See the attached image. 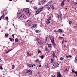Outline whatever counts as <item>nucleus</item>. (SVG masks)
Masks as SVG:
<instances>
[{
    "label": "nucleus",
    "instance_id": "1",
    "mask_svg": "<svg viewBox=\"0 0 77 77\" xmlns=\"http://www.w3.org/2000/svg\"><path fill=\"white\" fill-rule=\"evenodd\" d=\"M50 38L51 40V41L52 43V45L53 47H54V48H56V43H54V37H53L52 36H51L49 37Z\"/></svg>",
    "mask_w": 77,
    "mask_h": 77
},
{
    "label": "nucleus",
    "instance_id": "2",
    "mask_svg": "<svg viewBox=\"0 0 77 77\" xmlns=\"http://www.w3.org/2000/svg\"><path fill=\"white\" fill-rule=\"evenodd\" d=\"M51 17L50 16L49 18L48 19L47 21L46 22V23L47 24H50V21L51 20Z\"/></svg>",
    "mask_w": 77,
    "mask_h": 77
},
{
    "label": "nucleus",
    "instance_id": "3",
    "mask_svg": "<svg viewBox=\"0 0 77 77\" xmlns=\"http://www.w3.org/2000/svg\"><path fill=\"white\" fill-rule=\"evenodd\" d=\"M37 40L38 42L39 43L40 45H42V39L40 38H37Z\"/></svg>",
    "mask_w": 77,
    "mask_h": 77
},
{
    "label": "nucleus",
    "instance_id": "4",
    "mask_svg": "<svg viewBox=\"0 0 77 77\" xmlns=\"http://www.w3.org/2000/svg\"><path fill=\"white\" fill-rule=\"evenodd\" d=\"M25 12L26 13V14H29V15L30 14V11L29 10V9H27Z\"/></svg>",
    "mask_w": 77,
    "mask_h": 77
},
{
    "label": "nucleus",
    "instance_id": "5",
    "mask_svg": "<svg viewBox=\"0 0 77 77\" xmlns=\"http://www.w3.org/2000/svg\"><path fill=\"white\" fill-rule=\"evenodd\" d=\"M45 66L46 68H49V64L47 63H45Z\"/></svg>",
    "mask_w": 77,
    "mask_h": 77
},
{
    "label": "nucleus",
    "instance_id": "6",
    "mask_svg": "<svg viewBox=\"0 0 77 77\" xmlns=\"http://www.w3.org/2000/svg\"><path fill=\"white\" fill-rule=\"evenodd\" d=\"M57 66L56 65V63H54L53 65L52 68L53 69H55V68H57Z\"/></svg>",
    "mask_w": 77,
    "mask_h": 77
},
{
    "label": "nucleus",
    "instance_id": "7",
    "mask_svg": "<svg viewBox=\"0 0 77 77\" xmlns=\"http://www.w3.org/2000/svg\"><path fill=\"white\" fill-rule=\"evenodd\" d=\"M65 1V0H63L62 2H61V7H62V6H63L64 5V2Z\"/></svg>",
    "mask_w": 77,
    "mask_h": 77
},
{
    "label": "nucleus",
    "instance_id": "8",
    "mask_svg": "<svg viewBox=\"0 0 77 77\" xmlns=\"http://www.w3.org/2000/svg\"><path fill=\"white\" fill-rule=\"evenodd\" d=\"M26 73H28L29 74H32V71L30 69H29L26 72Z\"/></svg>",
    "mask_w": 77,
    "mask_h": 77
},
{
    "label": "nucleus",
    "instance_id": "9",
    "mask_svg": "<svg viewBox=\"0 0 77 77\" xmlns=\"http://www.w3.org/2000/svg\"><path fill=\"white\" fill-rule=\"evenodd\" d=\"M72 73H75V74H76V76H77V71H75L73 69H72Z\"/></svg>",
    "mask_w": 77,
    "mask_h": 77
},
{
    "label": "nucleus",
    "instance_id": "10",
    "mask_svg": "<svg viewBox=\"0 0 77 77\" xmlns=\"http://www.w3.org/2000/svg\"><path fill=\"white\" fill-rule=\"evenodd\" d=\"M41 10L39 8L37 11L36 12V14H38L39 13V12H41Z\"/></svg>",
    "mask_w": 77,
    "mask_h": 77
},
{
    "label": "nucleus",
    "instance_id": "11",
    "mask_svg": "<svg viewBox=\"0 0 77 77\" xmlns=\"http://www.w3.org/2000/svg\"><path fill=\"white\" fill-rule=\"evenodd\" d=\"M62 76V75L60 74V72H58V73L57 75V77H60Z\"/></svg>",
    "mask_w": 77,
    "mask_h": 77
},
{
    "label": "nucleus",
    "instance_id": "12",
    "mask_svg": "<svg viewBox=\"0 0 77 77\" xmlns=\"http://www.w3.org/2000/svg\"><path fill=\"white\" fill-rule=\"evenodd\" d=\"M28 66H29V67H33V66H35V64L34 65H32V64H28Z\"/></svg>",
    "mask_w": 77,
    "mask_h": 77
},
{
    "label": "nucleus",
    "instance_id": "13",
    "mask_svg": "<svg viewBox=\"0 0 77 77\" xmlns=\"http://www.w3.org/2000/svg\"><path fill=\"white\" fill-rule=\"evenodd\" d=\"M51 8H52V9H54V5H51L50 6Z\"/></svg>",
    "mask_w": 77,
    "mask_h": 77
},
{
    "label": "nucleus",
    "instance_id": "14",
    "mask_svg": "<svg viewBox=\"0 0 77 77\" xmlns=\"http://www.w3.org/2000/svg\"><path fill=\"white\" fill-rule=\"evenodd\" d=\"M35 62L37 63H39V60L38 59H36L35 60Z\"/></svg>",
    "mask_w": 77,
    "mask_h": 77
},
{
    "label": "nucleus",
    "instance_id": "15",
    "mask_svg": "<svg viewBox=\"0 0 77 77\" xmlns=\"http://www.w3.org/2000/svg\"><path fill=\"white\" fill-rule=\"evenodd\" d=\"M60 63L61 62L59 61L58 62L57 65V67H59V65L60 64Z\"/></svg>",
    "mask_w": 77,
    "mask_h": 77
},
{
    "label": "nucleus",
    "instance_id": "16",
    "mask_svg": "<svg viewBox=\"0 0 77 77\" xmlns=\"http://www.w3.org/2000/svg\"><path fill=\"white\" fill-rule=\"evenodd\" d=\"M18 17L19 18H20L21 17V14L20 13H19L18 14Z\"/></svg>",
    "mask_w": 77,
    "mask_h": 77
},
{
    "label": "nucleus",
    "instance_id": "17",
    "mask_svg": "<svg viewBox=\"0 0 77 77\" xmlns=\"http://www.w3.org/2000/svg\"><path fill=\"white\" fill-rule=\"evenodd\" d=\"M46 1L45 0H43L42 1V4L43 3H45L46 2Z\"/></svg>",
    "mask_w": 77,
    "mask_h": 77
},
{
    "label": "nucleus",
    "instance_id": "18",
    "mask_svg": "<svg viewBox=\"0 0 77 77\" xmlns=\"http://www.w3.org/2000/svg\"><path fill=\"white\" fill-rule=\"evenodd\" d=\"M37 26V24H34L33 25L32 27L33 28H35V27H36V26Z\"/></svg>",
    "mask_w": 77,
    "mask_h": 77
},
{
    "label": "nucleus",
    "instance_id": "19",
    "mask_svg": "<svg viewBox=\"0 0 77 77\" xmlns=\"http://www.w3.org/2000/svg\"><path fill=\"white\" fill-rule=\"evenodd\" d=\"M13 50V49H11L10 50H9L8 51H6V53L7 54L10 51H11V50Z\"/></svg>",
    "mask_w": 77,
    "mask_h": 77
},
{
    "label": "nucleus",
    "instance_id": "20",
    "mask_svg": "<svg viewBox=\"0 0 77 77\" xmlns=\"http://www.w3.org/2000/svg\"><path fill=\"white\" fill-rule=\"evenodd\" d=\"M68 71V68H66L65 69V70H64V71L65 72H66V71Z\"/></svg>",
    "mask_w": 77,
    "mask_h": 77
},
{
    "label": "nucleus",
    "instance_id": "21",
    "mask_svg": "<svg viewBox=\"0 0 77 77\" xmlns=\"http://www.w3.org/2000/svg\"><path fill=\"white\" fill-rule=\"evenodd\" d=\"M27 56H32V55L28 53H27Z\"/></svg>",
    "mask_w": 77,
    "mask_h": 77
},
{
    "label": "nucleus",
    "instance_id": "22",
    "mask_svg": "<svg viewBox=\"0 0 77 77\" xmlns=\"http://www.w3.org/2000/svg\"><path fill=\"white\" fill-rule=\"evenodd\" d=\"M66 57H67V58H69V57H72V56L71 55H69L68 56H66Z\"/></svg>",
    "mask_w": 77,
    "mask_h": 77
},
{
    "label": "nucleus",
    "instance_id": "23",
    "mask_svg": "<svg viewBox=\"0 0 77 77\" xmlns=\"http://www.w3.org/2000/svg\"><path fill=\"white\" fill-rule=\"evenodd\" d=\"M23 17L24 19H26V16L24 15V14H23Z\"/></svg>",
    "mask_w": 77,
    "mask_h": 77
},
{
    "label": "nucleus",
    "instance_id": "24",
    "mask_svg": "<svg viewBox=\"0 0 77 77\" xmlns=\"http://www.w3.org/2000/svg\"><path fill=\"white\" fill-rule=\"evenodd\" d=\"M26 1L28 2H32V0H26Z\"/></svg>",
    "mask_w": 77,
    "mask_h": 77
},
{
    "label": "nucleus",
    "instance_id": "25",
    "mask_svg": "<svg viewBox=\"0 0 77 77\" xmlns=\"http://www.w3.org/2000/svg\"><path fill=\"white\" fill-rule=\"evenodd\" d=\"M39 8L42 11V10L43 9H44V7H41V8Z\"/></svg>",
    "mask_w": 77,
    "mask_h": 77
},
{
    "label": "nucleus",
    "instance_id": "26",
    "mask_svg": "<svg viewBox=\"0 0 77 77\" xmlns=\"http://www.w3.org/2000/svg\"><path fill=\"white\" fill-rule=\"evenodd\" d=\"M53 58L55 56V53H54V52H53Z\"/></svg>",
    "mask_w": 77,
    "mask_h": 77
},
{
    "label": "nucleus",
    "instance_id": "27",
    "mask_svg": "<svg viewBox=\"0 0 77 77\" xmlns=\"http://www.w3.org/2000/svg\"><path fill=\"white\" fill-rule=\"evenodd\" d=\"M59 32L60 33H62V30L61 29H60L59 30Z\"/></svg>",
    "mask_w": 77,
    "mask_h": 77
},
{
    "label": "nucleus",
    "instance_id": "28",
    "mask_svg": "<svg viewBox=\"0 0 77 77\" xmlns=\"http://www.w3.org/2000/svg\"><path fill=\"white\" fill-rule=\"evenodd\" d=\"M1 18H5V15L3 14L2 16H1Z\"/></svg>",
    "mask_w": 77,
    "mask_h": 77
},
{
    "label": "nucleus",
    "instance_id": "29",
    "mask_svg": "<svg viewBox=\"0 0 77 77\" xmlns=\"http://www.w3.org/2000/svg\"><path fill=\"white\" fill-rule=\"evenodd\" d=\"M57 15L58 16V18H59V17H61V16H62V15H59V14H57Z\"/></svg>",
    "mask_w": 77,
    "mask_h": 77
},
{
    "label": "nucleus",
    "instance_id": "30",
    "mask_svg": "<svg viewBox=\"0 0 77 77\" xmlns=\"http://www.w3.org/2000/svg\"><path fill=\"white\" fill-rule=\"evenodd\" d=\"M19 40L18 39V38H16L15 39V41H16V42H18V41Z\"/></svg>",
    "mask_w": 77,
    "mask_h": 77
},
{
    "label": "nucleus",
    "instance_id": "31",
    "mask_svg": "<svg viewBox=\"0 0 77 77\" xmlns=\"http://www.w3.org/2000/svg\"><path fill=\"white\" fill-rule=\"evenodd\" d=\"M40 57L41 58V59H43L44 58V56H43V55L40 56Z\"/></svg>",
    "mask_w": 77,
    "mask_h": 77
},
{
    "label": "nucleus",
    "instance_id": "32",
    "mask_svg": "<svg viewBox=\"0 0 77 77\" xmlns=\"http://www.w3.org/2000/svg\"><path fill=\"white\" fill-rule=\"evenodd\" d=\"M48 47H51V44H48Z\"/></svg>",
    "mask_w": 77,
    "mask_h": 77
},
{
    "label": "nucleus",
    "instance_id": "33",
    "mask_svg": "<svg viewBox=\"0 0 77 77\" xmlns=\"http://www.w3.org/2000/svg\"><path fill=\"white\" fill-rule=\"evenodd\" d=\"M15 68V66L14 65H13L12 66V69H14Z\"/></svg>",
    "mask_w": 77,
    "mask_h": 77
},
{
    "label": "nucleus",
    "instance_id": "34",
    "mask_svg": "<svg viewBox=\"0 0 77 77\" xmlns=\"http://www.w3.org/2000/svg\"><path fill=\"white\" fill-rule=\"evenodd\" d=\"M47 9H48V10H50V7H49V6H48L47 7Z\"/></svg>",
    "mask_w": 77,
    "mask_h": 77
},
{
    "label": "nucleus",
    "instance_id": "35",
    "mask_svg": "<svg viewBox=\"0 0 77 77\" xmlns=\"http://www.w3.org/2000/svg\"><path fill=\"white\" fill-rule=\"evenodd\" d=\"M0 69L1 70H3V67H2V66H0Z\"/></svg>",
    "mask_w": 77,
    "mask_h": 77
},
{
    "label": "nucleus",
    "instance_id": "36",
    "mask_svg": "<svg viewBox=\"0 0 77 77\" xmlns=\"http://www.w3.org/2000/svg\"><path fill=\"white\" fill-rule=\"evenodd\" d=\"M5 36L6 37H8V33H6L5 35Z\"/></svg>",
    "mask_w": 77,
    "mask_h": 77
},
{
    "label": "nucleus",
    "instance_id": "37",
    "mask_svg": "<svg viewBox=\"0 0 77 77\" xmlns=\"http://www.w3.org/2000/svg\"><path fill=\"white\" fill-rule=\"evenodd\" d=\"M33 8L34 9H37V7L35 6V7H33Z\"/></svg>",
    "mask_w": 77,
    "mask_h": 77
},
{
    "label": "nucleus",
    "instance_id": "38",
    "mask_svg": "<svg viewBox=\"0 0 77 77\" xmlns=\"http://www.w3.org/2000/svg\"><path fill=\"white\" fill-rule=\"evenodd\" d=\"M5 20H9V18L8 17H5Z\"/></svg>",
    "mask_w": 77,
    "mask_h": 77
},
{
    "label": "nucleus",
    "instance_id": "39",
    "mask_svg": "<svg viewBox=\"0 0 77 77\" xmlns=\"http://www.w3.org/2000/svg\"><path fill=\"white\" fill-rule=\"evenodd\" d=\"M63 58L62 57H61L60 59V60H63Z\"/></svg>",
    "mask_w": 77,
    "mask_h": 77
},
{
    "label": "nucleus",
    "instance_id": "40",
    "mask_svg": "<svg viewBox=\"0 0 77 77\" xmlns=\"http://www.w3.org/2000/svg\"><path fill=\"white\" fill-rule=\"evenodd\" d=\"M51 76V77H56V76L54 75H52Z\"/></svg>",
    "mask_w": 77,
    "mask_h": 77
},
{
    "label": "nucleus",
    "instance_id": "41",
    "mask_svg": "<svg viewBox=\"0 0 77 77\" xmlns=\"http://www.w3.org/2000/svg\"><path fill=\"white\" fill-rule=\"evenodd\" d=\"M72 23V21H70L69 22V24L70 25Z\"/></svg>",
    "mask_w": 77,
    "mask_h": 77
},
{
    "label": "nucleus",
    "instance_id": "42",
    "mask_svg": "<svg viewBox=\"0 0 77 77\" xmlns=\"http://www.w3.org/2000/svg\"><path fill=\"white\" fill-rule=\"evenodd\" d=\"M41 50H39L38 51V53H41Z\"/></svg>",
    "mask_w": 77,
    "mask_h": 77
},
{
    "label": "nucleus",
    "instance_id": "43",
    "mask_svg": "<svg viewBox=\"0 0 77 77\" xmlns=\"http://www.w3.org/2000/svg\"><path fill=\"white\" fill-rule=\"evenodd\" d=\"M35 31L37 33H39V30H36Z\"/></svg>",
    "mask_w": 77,
    "mask_h": 77
},
{
    "label": "nucleus",
    "instance_id": "44",
    "mask_svg": "<svg viewBox=\"0 0 77 77\" xmlns=\"http://www.w3.org/2000/svg\"><path fill=\"white\" fill-rule=\"evenodd\" d=\"M51 63H52L53 62V60L52 59H51Z\"/></svg>",
    "mask_w": 77,
    "mask_h": 77
},
{
    "label": "nucleus",
    "instance_id": "45",
    "mask_svg": "<svg viewBox=\"0 0 77 77\" xmlns=\"http://www.w3.org/2000/svg\"><path fill=\"white\" fill-rule=\"evenodd\" d=\"M46 52L47 54H48V50H47L46 51Z\"/></svg>",
    "mask_w": 77,
    "mask_h": 77
},
{
    "label": "nucleus",
    "instance_id": "46",
    "mask_svg": "<svg viewBox=\"0 0 77 77\" xmlns=\"http://www.w3.org/2000/svg\"><path fill=\"white\" fill-rule=\"evenodd\" d=\"M9 39H10V41H12V38H11V37H10L9 38Z\"/></svg>",
    "mask_w": 77,
    "mask_h": 77
},
{
    "label": "nucleus",
    "instance_id": "47",
    "mask_svg": "<svg viewBox=\"0 0 77 77\" xmlns=\"http://www.w3.org/2000/svg\"><path fill=\"white\" fill-rule=\"evenodd\" d=\"M74 5H77V2H74Z\"/></svg>",
    "mask_w": 77,
    "mask_h": 77
},
{
    "label": "nucleus",
    "instance_id": "48",
    "mask_svg": "<svg viewBox=\"0 0 77 77\" xmlns=\"http://www.w3.org/2000/svg\"><path fill=\"white\" fill-rule=\"evenodd\" d=\"M64 42H65V40L63 39L62 41V44H63V43H64Z\"/></svg>",
    "mask_w": 77,
    "mask_h": 77
},
{
    "label": "nucleus",
    "instance_id": "49",
    "mask_svg": "<svg viewBox=\"0 0 77 77\" xmlns=\"http://www.w3.org/2000/svg\"><path fill=\"white\" fill-rule=\"evenodd\" d=\"M15 34H13L12 35V36L13 37V38H14V36H15Z\"/></svg>",
    "mask_w": 77,
    "mask_h": 77
},
{
    "label": "nucleus",
    "instance_id": "50",
    "mask_svg": "<svg viewBox=\"0 0 77 77\" xmlns=\"http://www.w3.org/2000/svg\"><path fill=\"white\" fill-rule=\"evenodd\" d=\"M45 50L46 51H47V50H48L47 49V47H46L45 48Z\"/></svg>",
    "mask_w": 77,
    "mask_h": 77
},
{
    "label": "nucleus",
    "instance_id": "51",
    "mask_svg": "<svg viewBox=\"0 0 77 77\" xmlns=\"http://www.w3.org/2000/svg\"><path fill=\"white\" fill-rule=\"evenodd\" d=\"M59 15H62V14L60 12H59Z\"/></svg>",
    "mask_w": 77,
    "mask_h": 77
},
{
    "label": "nucleus",
    "instance_id": "52",
    "mask_svg": "<svg viewBox=\"0 0 77 77\" xmlns=\"http://www.w3.org/2000/svg\"><path fill=\"white\" fill-rule=\"evenodd\" d=\"M53 3V1H50V3L51 4V3Z\"/></svg>",
    "mask_w": 77,
    "mask_h": 77
},
{
    "label": "nucleus",
    "instance_id": "53",
    "mask_svg": "<svg viewBox=\"0 0 77 77\" xmlns=\"http://www.w3.org/2000/svg\"><path fill=\"white\" fill-rule=\"evenodd\" d=\"M39 67L40 68H41V65H39Z\"/></svg>",
    "mask_w": 77,
    "mask_h": 77
},
{
    "label": "nucleus",
    "instance_id": "54",
    "mask_svg": "<svg viewBox=\"0 0 77 77\" xmlns=\"http://www.w3.org/2000/svg\"><path fill=\"white\" fill-rule=\"evenodd\" d=\"M45 6H48V4H46L45 5Z\"/></svg>",
    "mask_w": 77,
    "mask_h": 77
},
{
    "label": "nucleus",
    "instance_id": "55",
    "mask_svg": "<svg viewBox=\"0 0 77 77\" xmlns=\"http://www.w3.org/2000/svg\"><path fill=\"white\" fill-rule=\"evenodd\" d=\"M30 20H27V22L28 23H30Z\"/></svg>",
    "mask_w": 77,
    "mask_h": 77
},
{
    "label": "nucleus",
    "instance_id": "56",
    "mask_svg": "<svg viewBox=\"0 0 77 77\" xmlns=\"http://www.w3.org/2000/svg\"><path fill=\"white\" fill-rule=\"evenodd\" d=\"M31 26V24H30L28 25V26H29V27H30V26Z\"/></svg>",
    "mask_w": 77,
    "mask_h": 77
},
{
    "label": "nucleus",
    "instance_id": "57",
    "mask_svg": "<svg viewBox=\"0 0 77 77\" xmlns=\"http://www.w3.org/2000/svg\"><path fill=\"white\" fill-rule=\"evenodd\" d=\"M0 62H2V60H1V59L0 58Z\"/></svg>",
    "mask_w": 77,
    "mask_h": 77
},
{
    "label": "nucleus",
    "instance_id": "58",
    "mask_svg": "<svg viewBox=\"0 0 77 77\" xmlns=\"http://www.w3.org/2000/svg\"><path fill=\"white\" fill-rule=\"evenodd\" d=\"M58 38H61V39H63V37H59Z\"/></svg>",
    "mask_w": 77,
    "mask_h": 77
},
{
    "label": "nucleus",
    "instance_id": "59",
    "mask_svg": "<svg viewBox=\"0 0 77 77\" xmlns=\"http://www.w3.org/2000/svg\"><path fill=\"white\" fill-rule=\"evenodd\" d=\"M54 32H55V33H56L57 32V31H56V30H55L54 31Z\"/></svg>",
    "mask_w": 77,
    "mask_h": 77
},
{
    "label": "nucleus",
    "instance_id": "60",
    "mask_svg": "<svg viewBox=\"0 0 77 77\" xmlns=\"http://www.w3.org/2000/svg\"><path fill=\"white\" fill-rule=\"evenodd\" d=\"M23 11H26V9H23Z\"/></svg>",
    "mask_w": 77,
    "mask_h": 77
},
{
    "label": "nucleus",
    "instance_id": "61",
    "mask_svg": "<svg viewBox=\"0 0 77 77\" xmlns=\"http://www.w3.org/2000/svg\"><path fill=\"white\" fill-rule=\"evenodd\" d=\"M38 5H41V3H40V2H38Z\"/></svg>",
    "mask_w": 77,
    "mask_h": 77
},
{
    "label": "nucleus",
    "instance_id": "62",
    "mask_svg": "<svg viewBox=\"0 0 77 77\" xmlns=\"http://www.w3.org/2000/svg\"><path fill=\"white\" fill-rule=\"evenodd\" d=\"M68 2H69V0H67Z\"/></svg>",
    "mask_w": 77,
    "mask_h": 77
},
{
    "label": "nucleus",
    "instance_id": "63",
    "mask_svg": "<svg viewBox=\"0 0 77 77\" xmlns=\"http://www.w3.org/2000/svg\"><path fill=\"white\" fill-rule=\"evenodd\" d=\"M7 14L6 13H5V15H7Z\"/></svg>",
    "mask_w": 77,
    "mask_h": 77
},
{
    "label": "nucleus",
    "instance_id": "64",
    "mask_svg": "<svg viewBox=\"0 0 77 77\" xmlns=\"http://www.w3.org/2000/svg\"><path fill=\"white\" fill-rule=\"evenodd\" d=\"M12 40L13 41H14V39H13V38H12Z\"/></svg>",
    "mask_w": 77,
    "mask_h": 77
}]
</instances>
